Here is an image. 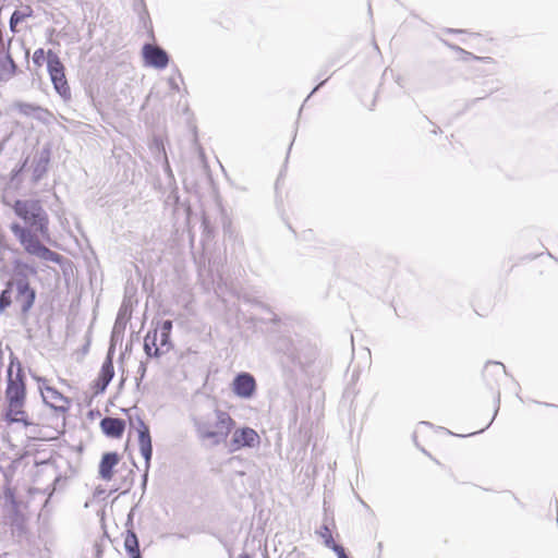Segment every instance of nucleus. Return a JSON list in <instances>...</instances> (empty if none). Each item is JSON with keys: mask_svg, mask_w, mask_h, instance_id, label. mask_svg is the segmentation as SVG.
<instances>
[{"mask_svg": "<svg viewBox=\"0 0 558 558\" xmlns=\"http://www.w3.org/2000/svg\"><path fill=\"white\" fill-rule=\"evenodd\" d=\"M7 411L5 422L8 424L19 423L27 426L33 414L25 410L26 385L22 364L17 357L12 356L7 371Z\"/></svg>", "mask_w": 558, "mask_h": 558, "instance_id": "nucleus-1", "label": "nucleus"}, {"mask_svg": "<svg viewBox=\"0 0 558 558\" xmlns=\"http://www.w3.org/2000/svg\"><path fill=\"white\" fill-rule=\"evenodd\" d=\"M193 423L197 436L202 440L210 441L213 445H219L225 441L235 426V421L232 416L219 409L194 417Z\"/></svg>", "mask_w": 558, "mask_h": 558, "instance_id": "nucleus-2", "label": "nucleus"}, {"mask_svg": "<svg viewBox=\"0 0 558 558\" xmlns=\"http://www.w3.org/2000/svg\"><path fill=\"white\" fill-rule=\"evenodd\" d=\"M35 298V290L31 288L26 276L14 278L8 282L7 288L0 294V313H3L14 301L21 312L25 314L34 305Z\"/></svg>", "mask_w": 558, "mask_h": 558, "instance_id": "nucleus-3", "label": "nucleus"}, {"mask_svg": "<svg viewBox=\"0 0 558 558\" xmlns=\"http://www.w3.org/2000/svg\"><path fill=\"white\" fill-rule=\"evenodd\" d=\"M17 217L29 225L43 236L49 235V219L41 204L37 199H19L13 204Z\"/></svg>", "mask_w": 558, "mask_h": 558, "instance_id": "nucleus-4", "label": "nucleus"}, {"mask_svg": "<svg viewBox=\"0 0 558 558\" xmlns=\"http://www.w3.org/2000/svg\"><path fill=\"white\" fill-rule=\"evenodd\" d=\"M11 231L17 238L21 245L24 247L25 252L37 256L44 260L53 262L57 264L61 263V256L41 244L37 231H33L28 228L22 227L19 223H13L11 226Z\"/></svg>", "mask_w": 558, "mask_h": 558, "instance_id": "nucleus-5", "label": "nucleus"}, {"mask_svg": "<svg viewBox=\"0 0 558 558\" xmlns=\"http://www.w3.org/2000/svg\"><path fill=\"white\" fill-rule=\"evenodd\" d=\"M65 415L56 412H45L40 415H32L26 427H33L40 440H53L63 433Z\"/></svg>", "mask_w": 558, "mask_h": 558, "instance_id": "nucleus-6", "label": "nucleus"}, {"mask_svg": "<svg viewBox=\"0 0 558 558\" xmlns=\"http://www.w3.org/2000/svg\"><path fill=\"white\" fill-rule=\"evenodd\" d=\"M37 383L44 403L52 412L66 415L71 408V399L53 387L47 378H38Z\"/></svg>", "mask_w": 558, "mask_h": 558, "instance_id": "nucleus-7", "label": "nucleus"}, {"mask_svg": "<svg viewBox=\"0 0 558 558\" xmlns=\"http://www.w3.org/2000/svg\"><path fill=\"white\" fill-rule=\"evenodd\" d=\"M47 66L54 89L62 98L69 99L71 97V88L65 77L64 65L52 51H48Z\"/></svg>", "mask_w": 558, "mask_h": 558, "instance_id": "nucleus-8", "label": "nucleus"}, {"mask_svg": "<svg viewBox=\"0 0 558 558\" xmlns=\"http://www.w3.org/2000/svg\"><path fill=\"white\" fill-rule=\"evenodd\" d=\"M129 423L130 426L137 432L140 451L145 459L146 468H148L153 456V444L149 426L140 415L136 416L135 420H133L132 416H129Z\"/></svg>", "mask_w": 558, "mask_h": 558, "instance_id": "nucleus-9", "label": "nucleus"}, {"mask_svg": "<svg viewBox=\"0 0 558 558\" xmlns=\"http://www.w3.org/2000/svg\"><path fill=\"white\" fill-rule=\"evenodd\" d=\"M260 437L257 432L251 427H241L232 433L230 440V450L238 451L244 447L253 448L258 446Z\"/></svg>", "mask_w": 558, "mask_h": 558, "instance_id": "nucleus-10", "label": "nucleus"}, {"mask_svg": "<svg viewBox=\"0 0 558 558\" xmlns=\"http://www.w3.org/2000/svg\"><path fill=\"white\" fill-rule=\"evenodd\" d=\"M256 390L255 378L248 373H241L232 381V391L242 399H250Z\"/></svg>", "mask_w": 558, "mask_h": 558, "instance_id": "nucleus-11", "label": "nucleus"}, {"mask_svg": "<svg viewBox=\"0 0 558 558\" xmlns=\"http://www.w3.org/2000/svg\"><path fill=\"white\" fill-rule=\"evenodd\" d=\"M99 427L106 437L120 439L125 432L126 422L123 418L106 416L100 421Z\"/></svg>", "mask_w": 558, "mask_h": 558, "instance_id": "nucleus-12", "label": "nucleus"}, {"mask_svg": "<svg viewBox=\"0 0 558 558\" xmlns=\"http://www.w3.org/2000/svg\"><path fill=\"white\" fill-rule=\"evenodd\" d=\"M143 56L147 64L163 69L168 64L167 53L159 47L153 45H145L143 48Z\"/></svg>", "mask_w": 558, "mask_h": 558, "instance_id": "nucleus-13", "label": "nucleus"}, {"mask_svg": "<svg viewBox=\"0 0 558 558\" xmlns=\"http://www.w3.org/2000/svg\"><path fill=\"white\" fill-rule=\"evenodd\" d=\"M114 376V367L113 362L110 356L106 359L102 363L101 369L98 374V377L94 381V390L95 393H101L106 390L107 386L111 381Z\"/></svg>", "mask_w": 558, "mask_h": 558, "instance_id": "nucleus-14", "label": "nucleus"}, {"mask_svg": "<svg viewBox=\"0 0 558 558\" xmlns=\"http://www.w3.org/2000/svg\"><path fill=\"white\" fill-rule=\"evenodd\" d=\"M120 457L117 452H107L102 456L99 463V476L105 481H111L113 469L118 465Z\"/></svg>", "mask_w": 558, "mask_h": 558, "instance_id": "nucleus-15", "label": "nucleus"}, {"mask_svg": "<svg viewBox=\"0 0 558 558\" xmlns=\"http://www.w3.org/2000/svg\"><path fill=\"white\" fill-rule=\"evenodd\" d=\"M157 329L154 331H148L144 338V351L150 357H157L161 354L162 348L160 344H157Z\"/></svg>", "mask_w": 558, "mask_h": 558, "instance_id": "nucleus-16", "label": "nucleus"}, {"mask_svg": "<svg viewBox=\"0 0 558 558\" xmlns=\"http://www.w3.org/2000/svg\"><path fill=\"white\" fill-rule=\"evenodd\" d=\"M124 548L131 558H142L140 545L136 534L133 531H128L124 536Z\"/></svg>", "mask_w": 558, "mask_h": 558, "instance_id": "nucleus-17", "label": "nucleus"}, {"mask_svg": "<svg viewBox=\"0 0 558 558\" xmlns=\"http://www.w3.org/2000/svg\"><path fill=\"white\" fill-rule=\"evenodd\" d=\"M33 10L31 7H25L23 11H14L10 19V29L15 33L16 32V25L21 22H23L25 19L32 16Z\"/></svg>", "mask_w": 558, "mask_h": 558, "instance_id": "nucleus-18", "label": "nucleus"}, {"mask_svg": "<svg viewBox=\"0 0 558 558\" xmlns=\"http://www.w3.org/2000/svg\"><path fill=\"white\" fill-rule=\"evenodd\" d=\"M318 533L327 547H332V544H336L333 542L331 530L327 525H323Z\"/></svg>", "mask_w": 558, "mask_h": 558, "instance_id": "nucleus-19", "label": "nucleus"}, {"mask_svg": "<svg viewBox=\"0 0 558 558\" xmlns=\"http://www.w3.org/2000/svg\"><path fill=\"white\" fill-rule=\"evenodd\" d=\"M160 347L166 348L167 350L170 347V333L160 332Z\"/></svg>", "mask_w": 558, "mask_h": 558, "instance_id": "nucleus-20", "label": "nucleus"}, {"mask_svg": "<svg viewBox=\"0 0 558 558\" xmlns=\"http://www.w3.org/2000/svg\"><path fill=\"white\" fill-rule=\"evenodd\" d=\"M4 497L8 501L12 504V506H16L15 493L11 488H7L4 492Z\"/></svg>", "mask_w": 558, "mask_h": 558, "instance_id": "nucleus-21", "label": "nucleus"}, {"mask_svg": "<svg viewBox=\"0 0 558 558\" xmlns=\"http://www.w3.org/2000/svg\"><path fill=\"white\" fill-rule=\"evenodd\" d=\"M331 548L337 554L338 558H349L344 551V548L341 545L332 544Z\"/></svg>", "mask_w": 558, "mask_h": 558, "instance_id": "nucleus-22", "label": "nucleus"}, {"mask_svg": "<svg viewBox=\"0 0 558 558\" xmlns=\"http://www.w3.org/2000/svg\"><path fill=\"white\" fill-rule=\"evenodd\" d=\"M160 332H168L171 333L172 330V322L171 320H165L159 326Z\"/></svg>", "mask_w": 558, "mask_h": 558, "instance_id": "nucleus-23", "label": "nucleus"}, {"mask_svg": "<svg viewBox=\"0 0 558 558\" xmlns=\"http://www.w3.org/2000/svg\"><path fill=\"white\" fill-rule=\"evenodd\" d=\"M44 58V50L43 49H37L35 52H34V61L36 63L39 62L40 59Z\"/></svg>", "mask_w": 558, "mask_h": 558, "instance_id": "nucleus-24", "label": "nucleus"}, {"mask_svg": "<svg viewBox=\"0 0 558 558\" xmlns=\"http://www.w3.org/2000/svg\"><path fill=\"white\" fill-rule=\"evenodd\" d=\"M95 551H96V558H101L102 555V546L98 543L94 545Z\"/></svg>", "mask_w": 558, "mask_h": 558, "instance_id": "nucleus-25", "label": "nucleus"}, {"mask_svg": "<svg viewBox=\"0 0 558 558\" xmlns=\"http://www.w3.org/2000/svg\"><path fill=\"white\" fill-rule=\"evenodd\" d=\"M240 558H251V556L248 554H242Z\"/></svg>", "mask_w": 558, "mask_h": 558, "instance_id": "nucleus-26", "label": "nucleus"}]
</instances>
